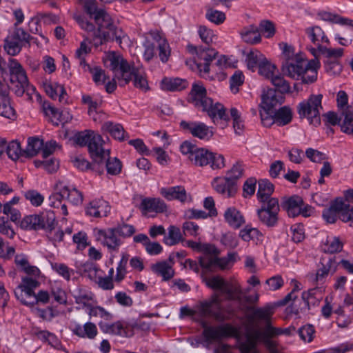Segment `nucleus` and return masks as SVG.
<instances>
[{
  "label": "nucleus",
  "instance_id": "nucleus-1",
  "mask_svg": "<svg viewBox=\"0 0 353 353\" xmlns=\"http://www.w3.org/2000/svg\"><path fill=\"white\" fill-rule=\"evenodd\" d=\"M281 71L284 76L303 83H311L316 81L319 62L316 59L308 61L302 53H295L292 46L283 43Z\"/></svg>",
  "mask_w": 353,
  "mask_h": 353
},
{
  "label": "nucleus",
  "instance_id": "nucleus-2",
  "mask_svg": "<svg viewBox=\"0 0 353 353\" xmlns=\"http://www.w3.org/2000/svg\"><path fill=\"white\" fill-rule=\"evenodd\" d=\"M74 19L83 30L92 34L96 45H101L109 40H115L121 46L122 41L127 38L123 30L114 25L110 16V24L105 26V22L103 21L98 26L97 30H95L94 25L87 21L84 17L74 15Z\"/></svg>",
  "mask_w": 353,
  "mask_h": 353
},
{
  "label": "nucleus",
  "instance_id": "nucleus-3",
  "mask_svg": "<svg viewBox=\"0 0 353 353\" xmlns=\"http://www.w3.org/2000/svg\"><path fill=\"white\" fill-rule=\"evenodd\" d=\"M98 325L102 332L124 338H130L134 334V330H147L149 323L141 320H119L112 323L99 322Z\"/></svg>",
  "mask_w": 353,
  "mask_h": 353
},
{
  "label": "nucleus",
  "instance_id": "nucleus-4",
  "mask_svg": "<svg viewBox=\"0 0 353 353\" xmlns=\"http://www.w3.org/2000/svg\"><path fill=\"white\" fill-rule=\"evenodd\" d=\"M104 63L113 72L114 78H117L121 86H124L131 81L132 77L128 74L136 65L134 62L129 63L120 53L110 52L106 55Z\"/></svg>",
  "mask_w": 353,
  "mask_h": 353
},
{
  "label": "nucleus",
  "instance_id": "nucleus-5",
  "mask_svg": "<svg viewBox=\"0 0 353 353\" xmlns=\"http://www.w3.org/2000/svg\"><path fill=\"white\" fill-rule=\"evenodd\" d=\"M75 143L83 147L88 146L92 161H101L108 154L103 151V140L101 136L93 130H86L77 133L74 136Z\"/></svg>",
  "mask_w": 353,
  "mask_h": 353
},
{
  "label": "nucleus",
  "instance_id": "nucleus-6",
  "mask_svg": "<svg viewBox=\"0 0 353 353\" xmlns=\"http://www.w3.org/2000/svg\"><path fill=\"white\" fill-rule=\"evenodd\" d=\"M8 68L12 89L17 97H21L26 92L30 96L35 92V88L30 84L25 70L17 60L10 58Z\"/></svg>",
  "mask_w": 353,
  "mask_h": 353
},
{
  "label": "nucleus",
  "instance_id": "nucleus-7",
  "mask_svg": "<svg viewBox=\"0 0 353 353\" xmlns=\"http://www.w3.org/2000/svg\"><path fill=\"white\" fill-rule=\"evenodd\" d=\"M322 94H312L297 106V112L301 119L306 118L309 123L314 126L321 123V110L323 109Z\"/></svg>",
  "mask_w": 353,
  "mask_h": 353
},
{
  "label": "nucleus",
  "instance_id": "nucleus-8",
  "mask_svg": "<svg viewBox=\"0 0 353 353\" xmlns=\"http://www.w3.org/2000/svg\"><path fill=\"white\" fill-rule=\"evenodd\" d=\"M191 161L198 166L209 165L213 170L221 169L225 166V159L223 155L203 148H198L196 152L192 154Z\"/></svg>",
  "mask_w": 353,
  "mask_h": 353
},
{
  "label": "nucleus",
  "instance_id": "nucleus-9",
  "mask_svg": "<svg viewBox=\"0 0 353 353\" xmlns=\"http://www.w3.org/2000/svg\"><path fill=\"white\" fill-rule=\"evenodd\" d=\"M29 34L21 28H14L5 39L4 49L11 56L19 54L26 46Z\"/></svg>",
  "mask_w": 353,
  "mask_h": 353
},
{
  "label": "nucleus",
  "instance_id": "nucleus-10",
  "mask_svg": "<svg viewBox=\"0 0 353 353\" xmlns=\"http://www.w3.org/2000/svg\"><path fill=\"white\" fill-rule=\"evenodd\" d=\"M26 276H22L20 284L14 290L23 291L26 294H33V290L39 287L41 277V270L34 265L29 264L23 270Z\"/></svg>",
  "mask_w": 353,
  "mask_h": 353
},
{
  "label": "nucleus",
  "instance_id": "nucleus-11",
  "mask_svg": "<svg viewBox=\"0 0 353 353\" xmlns=\"http://www.w3.org/2000/svg\"><path fill=\"white\" fill-rule=\"evenodd\" d=\"M190 52L196 54V64L200 72L208 74L210 71V63L215 59L217 52L208 47L188 46Z\"/></svg>",
  "mask_w": 353,
  "mask_h": 353
},
{
  "label": "nucleus",
  "instance_id": "nucleus-12",
  "mask_svg": "<svg viewBox=\"0 0 353 353\" xmlns=\"http://www.w3.org/2000/svg\"><path fill=\"white\" fill-rule=\"evenodd\" d=\"M146 40L154 43L159 51L160 60L163 63H166L170 56L171 49L165 34L161 31L152 30L146 33Z\"/></svg>",
  "mask_w": 353,
  "mask_h": 353
},
{
  "label": "nucleus",
  "instance_id": "nucleus-13",
  "mask_svg": "<svg viewBox=\"0 0 353 353\" xmlns=\"http://www.w3.org/2000/svg\"><path fill=\"white\" fill-rule=\"evenodd\" d=\"M94 234L97 240L106 247L110 252H118L123 243L114 228L106 230L97 229L94 230Z\"/></svg>",
  "mask_w": 353,
  "mask_h": 353
},
{
  "label": "nucleus",
  "instance_id": "nucleus-14",
  "mask_svg": "<svg viewBox=\"0 0 353 353\" xmlns=\"http://www.w3.org/2000/svg\"><path fill=\"white\" fill-rule=\"evenodd\" d=\"M180 127L191 134L192 137L201 140L208 141L214 135L213 128L200 121H181Z\"/></svg>",
  "mask_w": 353,
  "mask_h": 353
},
{
  "label": "nucleus",
  "instance_id": "nucleus-15",
  "mask_svg": "<svg viewBox=\"0 0 353 353\" xmlns=\"http://www.w3.org/2000/svg\"><path fill=\"white\" fill-rule=\"evenodd\" d=\"M236 334V328L228 323L217 326H210L203 330L202 333L205 341L208 343L219 341L223 338L234 336Z\"/></svg>",
  "mask_w": 353,
  "mask_h": 353
},
{
  "label": "nucleus",
  "instance_id": "nucleus-16",
  "mask_svg": "<svg viewBox=\"0 0 353 353\" xmlns=\"http://www.w3.org/2000/svg\"><path fill=\"white\" fill-rule=\"evenodd\" d=\"M85 12L93 19L97 26L105 22V26L110 24V15L101 8H99L96 0H79Z\"/></svg>",
  "mask_w": 353,
  "mask_h": 353
},
{
  "label": "nucleus",
  "instance_id": "nucleus-17",
  "mask_svg": "<svg viewBox=\"0 0 353 353\" xmlns=\"http://www.w3.org/2000/svg\"><path fill=\"white\" fill-rule=\"evenodd\" d=\"M14 295L23 305L32 307L39 303L47 304L50 301V294L46 290H39L37 293L33 290V294L28 295L23 291L14 290Z\"/></svg>",
  "mask_w": 353,
  "mask_h": 353
},
{
  "label": "nucleus",
  "instance_id": "nucleus-18",
  "mask_svg": "<svg viewBox=\"0 0 353 353\" xmlns=\"http://www.w3.org/2000/svg\"><path fill=\"white\" fill-rule=\"evenodd\" d=\"M160 193L168 201L177 200L184 203L192 200L190 194L186 192L183 185L162 188L160 190Z\"/></svg>",
  "mask_w": 353,
  "mask_h": 353
},
{
  "label": "nucleus",
  "instance_id": "nucleus-19",
  "mask_svg": "<svg viewBox=\"0 0 353 353\" xmlns=\"http://www.w3.org/2000/svg\"><path fill=\"white\" fill-rule=\"evenodd\" d=\"M174 263V257L172 254H170L168 261L152 264L151 270L157 275L162 276L163 281H168L174 276V270L172 267Z\"/></svg>",
  "mask_w": 353,
  "mask_h": 353
},
{
  "label": "nucleus",
  "instance_id": "nucleus-20",
  "mask_svg": "<svg viewBox=\"0 0 353 353\" xmlns=\"http://www.w3.org/2000/svg\"><path fill=\"white\" fill-rule=\"evenodd\" d=\"M305 34L310 39V41L316 46V48H312V52L314 54L315 51H319L321 47L323 46V44H329L330 41L326 36L323 29L318 26H314L309 27L305 29Z\"/></svg>",
  "mask_w": 353,
  "mask_h": 353
},
{
  "label": "nucleus",
  "instance_id": "nucleus-21",
  "mask_svg": "<svg viewBox=\"0 0 353 353\" xmlns=\"http://www.w3.org/2000/svg\"><path fill=\"white\" fill-rule=\"evenodd\" d=\"M212 185L219 193L227 197L233 196L237 190L236 185L227 179V177H215L212 181Z\"/></svg>",
  "mask_w": 353,
  "mask_h": 353
},
{
  "label": "nucleus",
  "instance_id": "nucleus-22",
  "mask_svg": "<svg viewBox=\"0 0 353 353\" xmlns=\"http://www.w3.org/2000/svg\"><path fill=\"white\" fill-rule=\"evenodd\" d=\"M43 88L46 93L54 100L59 99L60 102L66 101V91L63 85L57 82L46 79L43 82Z\"/></svg>",
  "mask_w": 353,
  "mask_h": 353
},
{
  "label": "nucleus",
  "instance_id": "nucleus-23",
  "mask_svg": "<svg viewBox=\"0 0 353 353\" xmlns=\"http://www.w3.org/2000/svg\"><path fill=\"white\" fill-rule=\"evenodd\" d=\"M110 211V207L103 199L94 200L85 208V214L92 217L106 216Z\"/></svg>",
  "mask_w": 353,
  "mask_h": 353
},
{
  "label": "nucleus",
  "instance_id": "nucleus-24",
  "mask_svg": "<svg viewBox=\"0 0 353 353\" xmlns=\"http://www.w3.org/2000/svg\"><path fill=\"white\" fill-rule=\"evenodd\" d=\"M132 77L133 85L143 92L149 90L150 87L147 80L146 73L141 64L135 65L128 74Z\"/></svg>",
  "mask_w": 353,
  "mask_h": 353
},
{
  "label": "nucleus",
  "instance_id": "nucleus-25",
  "mask_svg": "<svg viewBox=\"0 0 353 353\" xmlns=\"http://www.w3.org/2000/svg\"><path fill=\"white\" fill-rule=\"evenodd\" d=\"M206 97V89L201 82L194 83L189 94V101L195 107L203 108L204 102L210 99Z\"/></svg>",
  "mask_w": 353,
  "mask_h": 353
},
{
  "label": "nucleus",
  "instance_id": "nucleus-26",
  "mask_svg": "<svg viewBox=\"0 0 353 353\" xmlns=\"http://www.w3.org/2000/svg\"><path fill=\"white\" fill-rule=\"evenodd\" d=\"M70 329L74 335L80 338L94 339L98 334L97 325L92 322H87L83 325L74 323Z\"/></svg>",
  "mask_w": 353,
  "mask_h": 353
},
{
  "label": "nucleus",
  "instance_id": "nucleus-27",
  "mask_svg": "<svg viewBox=\"0 0 353 353\" xmlns=\"http://www.w3.org/2000/svg\"><path fill=\"white\" fill-rule=\"evenodd\" d=\"M67 197L68 200L73 205H78L83 201V194L76 188L70 189L63 187L59 193H54L50 196V200H59Z\"/></svg>",
  "mask_w": 353,
  "mask_h": 353
},
{
  "label": "nucleus",
  "instance_id": "nucleus-28",
  "mask_svg": "<svg viewBox=\"0 0 353 353\" xmlns=\"http://www.w3.org/2000/svg\"><path fill=\"white\" fill-rule=\"evenodd\" d=\"M318 15L321 19L325 21L337 23L345 26L350 35H353V20L346 17H343L337 14L326 11L320 12Z\"/></svg>",
  "mask_w": 353,
  "mask_h": 353
},
{
  "label": "nucleus",
  "instance_id": "nucleus-29",
  "mask_svg": "<svg viewBox=\"0 0 353 353\" xmlns=\"http://www.w3.org/2000/svg\"><path fill=\"white\" fill-rule=\"evenodd\" d=\"M283 101L284 97L282 94L274 89H268L262 95L263 108L268 111H272L274 107L281 105Z\"/></svg>",
  "mask_w": 353,
  "mask_h": 353
},
{
  "label": "nucleus",
  "instance_id": "nucleus-30",
  "mask_svg": "<svg viewBox=\"0 0 353 353\" xmlns=\"http://www.w3.org/2000/svg\"><path fill=\"white\" fill-rule=\"evenodd\" d=\"M104 152H107L108 156L101 158V161H93L94 164H105L108 174L116 176L121 173L122 170V163L117 157L110 158V150L103 148Z\"/></svg>",
  "mask_w": 353,
  "mask_h": 353
},
{
  "label": "nucleus",
  "instance_id": "nucleus-31",
  "mask_svg": "<svg viewBox=\"0 0 353 353\" xmlns=\"http://www.w3.org/2000/svg\"><path fill=\"white\" fill-rule=\"evenodd\" d=\"M140 209L143 213H161L166 210L167 206L165 202L160 199L145 198L141 201Z\"/></svg>",
  "mask_w": 353,
  "mask_h": 353
},
{
  "label": "nucleus",
  "instance_id": "nucleus-32",
  "mask_svg": "<svg viewBox=\"0 0 353 353\" xmlns=\"http://www.w3.org/2000/svg\"><path fill=\"white\" fill-rule=\"evenodd\" d=\"M203 111H206L210 117L212 119H220L228 120V117L225 114V110L223 105L219 103H213L212 99H207L204 102V105L202 108Z\"/></svg>",
  "mask_w": 353,
  "mask_h": 353
},
{
  "label": "nucleus",
  "instance_id": "nucleus-33",
  "mask_svg": "<svg viewBox=\"0 0 353 353\" xmlns=\"http://www.w3.org/2000/svg\"><path fill=\"white\" fill-rule=\"evenodd\" d=\"M0 115L10 119L16 118L15 110L11 105L9 93L7 90H0Z\"/></svg>",
  "mask_w": 353,
  "mask_h": 353
},
{
  "label": "nucleus",
  "instance_id": "nucleus-34",
  "mask_svg": "<svg viewBox=\"0 0 353 353\" xmlns=\"http://www.w3.org/2000/svg\"><path fill=\"white\" fill-rule=\"evenodd\" d=\"M303 199L297 195H293L283 201L281 206L286 210L289 216L296 217L300 215Z\"/></svg>",
  "mask_w": 353,
  "mask_h": 353
},
{
  "label": "nucleus",
  "instance_id": "nucleus-35",
  "mask_svg": "<svg viewBox=\"0 0 353 353\" xmlns=\"http://www.w3.org/2000/svg\"><path fill=\"white\" fill-rule=\"evenodd\" d=\"M223 216L225 222L234 229L239 228L245 223L243 214L234 207L227 208Z\"/></svg>",
  "mask_w": 353,
  "mask_h": 353
},
{
  "label": "nucleus",
  "instance_id": "nucleus-36",
  "mask_svg": "<svg viewBox=\"0 0 353 353\" xmlns=\"http://www.w3.org/2000/svg\"><path fill=\"white\" fill-rule=\"evenodd\" d=\"M73 296L77 304L88 310L92 307V303L96 302L94 293L83 288H78Z\"/></svg>",
  "mask_w": 353,
  "mask_h": 353
},
{
  "label": "nucleus",
  "instance_id": "nucleus-37",
  "mask_svg": "<svg viewBox=\"0 0 353 353\" xmlns=\"http://www.w3.org/2000/svg\"><path fill=\"white\" fill-rule=\"evenodd\" d=\"M342 199H336L329 208H325L323 211L322 216L325 221L328 223H334L339 218V212L342 209Z\"/></svg>",
  "mask_w": 353,
  "mask_h": 353
},
{
  "label": "nucleus",
  "instance_id": "nucleus-38",
  "mask_svg": "<svg viewBox=\"0 0 353 353\" xmlns=\"http://www.w3.org/2000/svg\"><path fill=\"white\" fill-rule=\"evenodd\" d=\"M323 294L321 288H314L302 293V299L307 307L315 306L323 299Z\"/></svg>",
  "mask_w": 353,
  "mask_h": 353
},
{
  "label": "nucleus",
  "instance_id": "nucleus-39",
  "mask_svg": "<svg viewBox=\"0 0 353 353\" xmlns=\"http://www.w3.org/2000/svg\"><path fill=\"white\" fill-rule=\"evenodd\" d=\"M39 230L52 232L57 224L55 213L52 210H47L39 214Z\"/></svg>",
  "mask_w": 353,
  "mask_h": 353
},
{
  "label": "nucleus",
  "instance_id": "nucleus-40",
  "mask_svg": "<svg viewBox=\"0 0 353 353\" xmlns=\"http://www.w3.org/2000/svg\"><path fill=\"white\" fill-rule=\"evenodd\" d=\"M265 57L261 52L256 49L250 50L247 55L245 61L247 67L249 70L254 72L261 65V63L265 61Z\"/></svg>",
  "mask_w": 353,
  "mask_h": 353
},
{
  "label": "nucleus",
  "instance_id": "nucleus-41",
  "mask_svg": "<svg viewBox=\"0 0 353 353\" xmlns=\"http://www.w3.org/2000/svg\"><path fill=\"white\" fill-rule=\"evenodd\" d=\"M215 301L201 303L199 308V314L202 317H212L218 321H223L225 318L220 310L213 311L212 309V304Z\"/></svg>",
  "mask_w": 353,
  "mask_h": 353
},
{
  "label": "nucleus",
  "instance_id": "nucleus-42",
  "mask_svg": "<svg viewBox=\"0 0 353 353\" xmlns=\"http://www.w3.org/2000/svg\"><path fill=\"white\" fill-rule=\"evenodd\" d=\"M258 183L259 188L256 193L258 200L259 201H266L268 198L271 197L274 190V186L266 179H260Z\"/></svg>",
  "mask_w": 353,
  "mask_h": 353
},
{
  "label": "nucleus",
  "instance_id": "nucleus-43",
  "mask_svg": "<svg viewBox=\"0 0 353 353\" xmlns=\"http://www.w3.org/2000/svg\"><path fill=\"white\" fill-rule=\"evenodd\" d=\"M242 39L251 44H256L261 41V37L258 28L254 26L244 28L241 32Z\"/></svg>",
  "mask_w": 353,
  "mask_h": 353
},
{
  "label": "nucleus",
  "instance_id": "nucleus-44",
  "mask_svg": "<svg viewBox=\"0 0 353 353\" xmlns=\"http://www.w3.org/2000/svg\"><path fill=\"white\" fill-rule=\"evenodd\" d=\"M343 246V243L339 237L328 236L325 241H323L322 249L325 252L333 254L341 252Z\"/></svg>",
  "mask_w": 353,
  "mask_h": 353
},
{
  "label": "nucleus",
  "instance_id": "nucleus-45",
  "mask_svg": "<svg viewBox=\"0 0 353 353\" xmlns=\"http://www.w3.org/2000/svg\"><path fill=\"white\" fill-rule=\"evenodd\" d=\"M341 131L344 133L353 135V108L347 107L342 111Z\"/></svg>",
  "mask_w": 353,
  "mask_h": 353
},
{
  "label": "nucleus",
  "instance_id": "nucleus-46",
  "mask_svg": "<svg viewBox=\"0 0 353 353\" xmlns=\"http://www.w3.org/2000/svg\"><path fill=\"white\" fill-rule=\"evenodd\" d=\"M257 216L261 223L269 228L276 225L279 219V214L268 212L264 209L257 210Z\"/></svg>",
  "mask_w": 353,
  "mask_h": 353
},
{
  "label": "nucleus",
  "instance_id": "nucleus-47",
  "mask_svg": "<svg viewBox=\"0 0 353 353\" xmlns=\"http://www.w3.org/2000/svg\"><path fill=\"white\" fill-rule=\"evenodd\" d=\"M77 268L81 274L88 276L92 281L97 280L98 272L100 271L97 264L92 261L81 263Z\"/></svg>",
  "mask_w": 353,
  "mask_h": 353
},
{
  "label": "nucleus",
  "instance_id": "nucleus-48",
  "mask_svg": "<svg viewBox=\"0 0 353 353\" xmlns=\"http://www.w3.org/2000/svg\"><path fill=\"white\" fill-rule=\"evenodd\" d=\"M43 146V140L36 137L28 138V145L26 149L24 150L25 157L30 158L34 157L42 149Z\"/></svg>",
  "mask_w": 353,
  "mask_h": 353
},
{
  "label": "nucleus",
  "instance_id": "nucleus-49",
  "mask_svg": "<svg viewBox=\"0 0 353 353\" xmlns=\"http://www.w3.org/2000/svg\"><path fill=\"white\" fill-rule=\"evenodd\" d=\"M187 82L180 78L168 79L162 80V88L168 91H179L185 88Z\"/></svg>",
  "mask_w": 353,
  "mask_h": 353
},
{
  "label": "nucleus",
  "instance_id": "nucleus-50",
  "mask_svg": "<svg viewBox=\"0 0 353 353\" xmlns=\"http://www.w3.org/2000/svg\"><path fill=\"white\" fill-rule=\"evenodd\" d=\"M227 296L228 300L241 301L242 298V290L241 285L238 283H229L226 282V286L223 292Z\"/></svg>",
  "mask_w": 353,
  "mask_h": 353
},
{
  "label": "nucleus",
  "instance_id": "nucleus-51",
  "mask_svg": "<svg viewBox=\"0 0 353 353\" xmlns=\"http://www.w3.org/2000/svg\"><path fill=\"white\" fill-rule=\"evenodd\" d=\"M273 314L272 307L265 306L263 307H257L254 309L252 314V318L256 322H264L267 323L270 321L271 316Z\"/></svg>",
  "mask_w": 353,
  "mask_h": 353
},
{
  "label": "nucleus",
  "instance_id": "nucleus-52",
  "mask_svg": "<svg viewBox=\"0 0 353 353\" xmlns=\"http://www.w3.org/2000/svg\"><path fill=\"white\" fill-rule=\"evenodd\" d=\"M276 124L279 126H283L291 122L292 112L290 108L283 106L274 112Z\"/></svg>",
  "mask_w": 353,
  "mask_h": 353
},
{
  "label": "nucleus",
  "instance_id": "nucleus-53",
  "mask_svg": "<svg viewBox=\"0 0 353 353\" xmlns=\"http://www.w3.org/2000/svg\"><path fill=\"white\" fill-rule=\"evenodd\" d=\"M43 114L54 125H59L61 122V113L49 102H44L42 105Z\"/></svg>",
  "mask_w": 353,
  "mask_h": 353
},
{
  "label": "nucleus",
  "instance_id": "nucleus-54",
  "mask_svg": "<svg viewBox=\"0 0 353 353\" xmlns=\"http://www.w3.org/2000/svg\"><path fill=\"white\" fill-rule=\"evenodd\" d=\"M103 128L108 132L115 139L119 141L124 140L125 130L121 124L108 121L103 124Z\"/></svg>",
  "mask_w": 353,
  "mask_h": 353
},
{
  "label": "nucleus",
  "instance_id": "nucleus-55",
  "mask_svg": "<svg viewBox=\"0 0 353 353\" xmlns=\"http://www.w3.org/2000/svg\"><path fill=\"white\" fill-rule=\"evenodd\" d=\"M6 154L13 161L25 157L24 150L21 149L20 143L17 140H13L8 143Z\"/></svg>",
  "mask_w": 353,
  "mask_h": 353
},
{
  "label": "nucleus",
  "instance_id": "nucleus-56",
  "mask_svg": "<svg viewBox=\"0 0 353 353\" xmlns=\"http://www.w3.org/2000/svg\"><path fill=\"white\" fill-rule=\"evenodd\" d=\"M237 254L236 252H229L227 256L219 258L215 256V268L224 270L230 268L236 261Z\"/></svg>",
  "mask_w": 353,
  "mask_h": 353
},
{
  "label": "nucleus",
  "instance_id": "nucleus-57",
  "mask_svg": "<svg viewBox=\"0 0 353 353\" xmlns=\"http://www.w3.org/2000/svg\"><path fill=\"white\" fill-rule=\"evenodd\" d=\"M129 260V255L126 253L121 254V259L118 263L116 268V275L114 280L117 283L121 282L127 274V264Z\"/></svg>",
  "mask_w": 353,
  "mask_h": 353
},
{
  "label": "nucleus",
  "instance_id": "nucleus-58",
  "mask_svg": "<svg viewBox=\"0 0 353 353\" xmlns=\"http://www.w3.org/2000/svg\"><path fill=\"white\" fill-rule=\"evenodd\" d=\"M88 310V314L90 317L94 316L102 319L99 322L105 321V323H109L108 321H110L113 319V315L101 306H94L92 305Z\"/></svg>",
  "mask_w": 353,
  "mask_h": 353
},
{
  "label": "nucleus",
  "instance_id": "nucleus-59",
  "mask_svg": "<svg viewBox=\"0 0 353 353\" xmlns=\"http://www.w3.org/2000/svg\"><path fill=\"white\" fill-rule=\"evenodd\" d=\"M183 240L180 229L174 225L168 228V234L164 238V243L168 245H174Z\"/></svg>",
  "mask_w": 353,
  "mask_h": 353
},
{
  "label": "nucleus",
  "instance_id": "nucleus-60",
  "mask_svg": "<svg viewBox=\"0 0 353 353\" xmlns=\"http://www.w3.org/2000/svg\"><path fill=\"white\" fill-rule=\"evenodd\" d=\"M39 214L26 216L21 221L20 226L26 230H39Z\"/></svg>",
  "mask_w": 353,
  "mask_h": 353
},
{
  "label": "nucleus",
  "instance_id": "nucleus-61",
  "mask_svg": "<svg viewBox=\"0 0 353 353\" xmlns=\"http://www.w3.org/2000/svg\"><path fill=\"white\" fill-rule=\"evenodd\" d=\"M230 116L233 120V128L236 134H241L244 130V122L239 110L235 108L230 109Z\"/></svg>",
  "mask_w": 353,
  "mask_h": 353
},
{
  "label": "nucleus",
  "instance_id": "nucleus-62",
  "mask_svg": "<svg viewBox=\"0 0 353 353\" xmlns=\"http://www.w3.org/2000/svg\"><path fill=\"white\" fill-rule=\"evenodd\" d=\"M271 82L279 90L281 94L288 93L290 91V85L289 82L281 75H273L270 78Z\"/></svg>",
  "mask_w": 353,
  "mask_h": 353
},
{
  "label": "nucleus",
  "instance_id": "nucleus-63",
  "mask_svg": "<svg viewBox=\"0 0 353 353\" xmlns=\"http://www.w3.org/2000/svg\"><path fill=\"white\" fill-rule=\"evenodd\" d=\"M257 69L260 75L270 79L274 75L276 67L265 58Z\"/></svg>",
  "mask_w": 353,
  "mask_h": 353
},
{
  "label": "nucleus",
  "instance_id": "nucleus-64",
  "mask_svg": "<svg viewBox=\"0 0 353 353\" xmlns=\"http://www.w3.org/2000/svg\"><path fill=\"white\" fill-rule=\"evenodd\" d=\"M339 219L343 222H350V226H353V206H350L343 201L342 209L339 212Z\"/></svg>",
  "mask_w": 353,
  "mask_h": 353
}]
</instances>
